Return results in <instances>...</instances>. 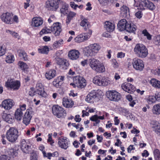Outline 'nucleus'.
Listing matches in <instances>:
<instances>
[{"instance_id": "nucleus-52", "label": "nucleus", "mask_w": 160, "mask_h": 160, "mask_svg": "<svg viewBox=\"0 0 160 160\" xmlns=\"http://www.w3.org/2000/svg\"><path fill=\"white\" fill-rule=\"evenodd\" d=\"M64 58H60L59 57H56L55 58L56 63L60 67L61 66L62 64Z\"/></svg>"}, {"instance_id": "nucleus-43", "label": "nucleus", "mask_w": 160, "mask_h": 160, "mask_svg": "<svg viewBox=\"0 0 160 160\" xmlns=\"http://www.w3.org/2000/svg\"><path fill=\"white\" fill-rule=\"evenodd\" d=\"M38 51L39 52L43 54H48L49 51V49L47 46H43L41 49H38Z\"/></svg>"}, {"instance_id": "nucleus-19", "label": "nucleus", "mask_w": 160, "mask_h": 160, "mask_svg": "<svg viewBox=\"0 0 160 160\" xmlns=\"http://www.w3.org/2000/svg\"><path fill=\"white\" fill-rule=\"evenodd\" d=\"M13 100L11 99H6L3 101L2 103V107L5 110H9L14 105Z\"/></svg>"}, {"instance_id": "nucleus-28", "label": "nucleus", "mask_w": 160, "mask_h": 160, "mask_svg": "<svg viewBox=\"0 0 160 160\" xmlns=\"http://www.w3.org/2000/svg\"><path fill=\"white\" fill-rule=\"evenodd\" d=\"M115 27L114 23L109 21H106L105 22L104 28L108 32H112L115 29Z\"/></svg>"}, {"instance_id": "nucleus-46", "label": "nucleus", "mask_w": 160, "mask_h": 160, "mask_svg": "<svg viewBox=\"0 0 160 160\" xmlns=\"http://www.w3.org/2000/svg\"><path fill=\"white\" fill-rule=\"evenodd\" d=\"M120 10L121 13L126 15L129 12V8L126 6L123 5L121 8Z\"/></svg>"}, {"instance_id": "nucleus-64", "label": "nucleus", "mask_w": 160, "mask_h": 160, "mask_svg": "<svg viewBox=\"0 0 160 160\" xmlns=\"http://www.w3.org/2000/svg\"><path fill=\"white\" fill-rule=\"evenodd\" d=\"M155 96L156 98V101L160 102V92L156 93Z\"/></svg>"}, {"instance_id": "nucleus-47", "label": "nucleus", "mask_w": 160, "mask_h": 160, "mask_svg": "<svg viewBox=\"0 0 160 160\" xmlns=\"http://www.w3.org/2000/svg\"><path fill=\"white\" fill-rule=\"evenodd\" d=\"M142 33L143 35L147 37V39L148 40H151L152 39V36L148 32L147 30L145 29L142 31Z\"/></svg>"}, {"instance_id": "nucleus-27", "label": "nucleus", "mask_w": 160, "mask_h": 160, "mask_svg": "<svg viewBox=\"0 0 160 160\" xmlns=\"http://www.w3.org/2000/svg\"><path fill=\"white\" fill-rule=\"evenodd\" d=\"M56 75V72L54 69H51L46 72L45 76L48 80H50L54 78Z\"/></svg>"}, {"instance_id": "nucleus-13", "label": "nucleus", "mask_w": 160, "mask_h": 160, "mask_svg": "<svg viewBox=\"0 0 160 160\" xmlns=\"http://www.w3.org/2000/svg\"><path fill=\"white\" fill-rule=\"evenodd\" d=\"M73 80V82L76 84V86L78 88H83L86 86V81L82 76L78 75L74 77Z\"/></svg>"}, {"instance_id": "nucleus-49", "label": "nucleus", "mask_w": 160, "mask_h": 160, "mask_svg": "<svg viewBox=\"0 0 160 160\" xmlns=\"http://www.w3.org/2000/svg\"><path fill=\"white\" fill-rule=\"evenodd\" d=\"M42 89H44V85L41 82H38L36 84L35 91H37Z\"/></svg>"}, {"instance_id": "nucleus-36", "label": "nucleus", "mask_w": 160, "mask_h": 160, "mask_svg": "<svg viewBox=\"0 0 160 160\" xmlns=\"http://www.w3.org/2000/svg\"><path fill=\"white\" fill-rule=\"evenodd\" d=\"M76 13L74 12H70L67 16V18L66 19V22L68 24L76 16Z\"/></svg>"}, {"instance_id": "nucleus-62", "label": "nucleus", "mask_w": 160, "mask_h": 160, "mask_svg": "<svg viewBox=\"0 0 160 160\" xmlns=\"http://www.w3.org/2000/svg\"><path fill=\"white\" fill-rule=\"evenodd\" d=\"M142 13L141 11H138L135 13L136 16L138 18H141L142 16Z\"/></svg>"}, {"instance_id": "nucleus-21", "label": "nucleus", "mask_w": 160, "mask_h": 160, "mask_svg": "<svg viewBox=\"0 0 160 160\" xmlns=\"http://www.w3.org/2000/svg\"><path fill=\"white\" fill-rule=\"evenodd\" d=\"M21 145V149L24 152L27 153L31 151V148L30 144L27 142L25 139L22 140Z\"/></svg>"}, {"instance_id": "nucleus-18", "label": "nucleus", "mask_w": 160, "mask_h": 160, "mask_svg": "<svg viewBox=\"0 0 160 160\" xmlns=\"http://www.w3.org/2000/svg\"><path fill=\"white\" fill-rule=\"evenodd\" d=\"M121 87L124 91L130 93H133L136 90L135 87L133 85L127 82L122 83Z\"/></svg>"}, {"instance_id": "nucleus-32", "label": "nucleus", "mask_w": 160, "mask_h": 160, "mask_svg": "<svg viewBox=\"0 0 160 160\" xmlns=\"http://www.w3.org/2000/svg\"><path fill=\"white\" fill-rule=\"evenodd\" d=\"M152 86L156 89L160 88V81L156 79L152 78L150 81Z\"/></svg>"}, {"instance_id": "nucleus-33", "label": "nucleus", "mask_w": 160, "mask_h": 160, "mask_svg": "<svg viewBox=\"0 0 160 160\" xmlns=\"http://www.w3.org/2000/svg\"><path fill=\"white\" fill-rule=\"evenodd\" d=\"M152 128L155 132L158 135L160 136V124L156 121L153 124Z\"/></svg>"}, {"instance_id": "nucleus-41", "label": "nucleus", "mask_w": 160, "mask_h": 160, "mask_svg": "<svg viewBox=\"0 0 160 160\" xmlns=\"http://www.w3.org/2000/svg\"><path fill=\"white\" fill-rule=\"evenodd\" d=\"M63 44V41L62 39H61L55 41L53 45V46L54 48H57Z\"/></svg>"}, {"instance_id": "nucleus-59", "label": "nucleus", "mask_w": 160, "mask_h": 160, "mask_svg": "<svg viewBox=\"0 0 160 160\" xmlns=\"http://www.w3.org/2000/svg\"><path fill=\"white\" fill-rule=\"evenodd\" d=\"M70 5L71 7L73 8L74 10H76L78 6V5L77 4H76L73 2H70Z\"/></svg>"}, {"instance_id": "nucleus-45", "label": "nucleus", "mask_w": 160, "mask_h": 160, "mask_svg": "<svg viewBox=\"0 0 160 160\" xmlns=\"http://www.w3.org/2000/svg\"><path fill=\"white\" fill-rule=\"evenodd\" d=\"M60 11L61 13L64 15L67 14L68 12V6L66 5H63L60 9Z\"/></svg>"}, {"instance_id": "nucleus-61", "label": "nucleus", "mask_w": 160, "mask_h": 160, "mask_svg": "<svg viewBox=\"0 0 160 160\" xmlns=\"http://www.w3.org/2000/svg\"><path fill=\"white\" fill-rule=\"evenodd\" d=\"M149 155V153L146 150L143 151V153H142V155L143 157H147Z\"/></svg>"}, {"instance_id": "nucleus-25", "label": "nucleus", "mask_w": 160, "mask_h": 160, "mask_svg": "<svg viewBox=\"0 0 160 160\" xmlns=\"http://www.w3.org/2000/svg\"><path fill=\"white\" fill-rule=\"evenodd\" d=\"M7 86L8 88H9L13 90H18L20 86V83L19 81H12L7 82Z\"/></svg>"}, {"instance_id": "nucleus-1", "label": "nucleus", "mask_w": 160, "mask_h": 160, "mask_svg": "<svg viewBox=\"0 0 160 160\" xmlns=\"http://www.w3.org/2000/svg\"><path fill=\"white\" fill-rule=\"evenodd\" d=\"M89 64L92 69L97 72L101 73L105 71V68L103 64L96 59L91 58L89 59Z\"/></svg>"}, {"instance_id": "nucleus-54", "label": "nucleus", "mask_w": 160, "mask_h": 160, "mask_svg": "<svg viewBox=\"0 0 160 160\" xmlns=\"http://www.w3.org/2000/svg\"><path fill=\"white\" fill-rule=\"evenodd\" d=\"M52 133H49L48 135V138L47 140V142L51 145H52L54 143V142L52 140Z\"/></svg>"}, {"instance_id": "nucleus-2", "label": "nucleus", "mask_w": 160, "mask_h": 160, "mask_svg": "<svg viewBox=\"0 0 160 160\" xmlns=\"http://www.w3.org/2000/svg\"><path fill=\"white\" fill-rule=\"evenodd\" d=\"M0 18L2 22L6 24H11L14 22H18V17L17 15L13 16L12 12L3 13L0 16Z\"/></svg>"}, {"instance_id": "nucleus-58", "label": "nucleus", "mask_w": 160, "mask_h": 160, "mask_svg": "<svg viewBox=\"0 0 160 160\" xmlns=\"http://www.w3.org/2000/svg\"><path fill=\"white\" fill-rule=\"evenodd\" d=\"M10 158L6 155H2L0 157V160H11Z\"/></svg>"}, {"instance_id": "nucleus-30", "label": "nucleus", "mask_w": 160, "mask_h": 160, "mask_svg": "<svg viewBox=\"0 0 160 160\" xmlns=\"http://www.w3.org/2000/svg\"><path fill=\"white\" fill-rule=\"evenodd\" d=\"M136 25L130 22H129L127 24V26L126 29V30L129 32H132L135 33V32L137 29Z\"/></svg>"}, {"instance_id": "nucleus-4", "label": "nucleus", "mask_w": 160, "mask_h": 160, "mask_svg": "<svg viewBox=\"0 0 160 160\" xmlns=\"http://www.w3.org/2000/svg\"><path fill=\"white\" fill-rule=\"evenodd\" d=\"M134 52L138 57L142 58L147 57L148 53V50L146 47L140 43L136 44L134 48Z\"/></svg>"}, {"instance_id": "nucleus-38", "label": "nucleus", "mask_w": 160, "mask_h": 160, "mask_svg": "<svg viewBox=\"0 0 160 160\" xmlns=\"http://www.w3.org/2000/svg\"><path fill=\"white\" fill-rule=\"evenodd\" d=\"M52 26L51 28H48L47 27H44L40 32L39 34L40 35H42L44 34H48L51 33L52 32Z\"/></svg>"}, {"instance_id": "nucleus-5", "label": "nucleus", "mask_w": 160, "mask_h": 160, "mask_svg": "<svg viewBox=\"0 0 160 160\" xmlns=\"http://www.w3.org/2000/svg\"><path fill=\"white\" fill-rule=\"evenodd\" d=\"M5 136L9 142L14 143L17 141L18 137V130L15 128L11 127L7 131Z\"/></svg>"}, {"instance_id": "nucleus-16", "label": "nucleus", "mask_w": 160, "mask_h": 160, "mask_svg": "<svg viewBox=\"0 0 160 160\" xmlns=\"http://www.w3.org/2000/svg\"><path fill=\"white\" fill-rule=\"evenodd\" d=\"M52 32L56 36H59L62 31L61 24L59 22L54 23L52 26Z\"/></svg>"}, {"instance_id": "nucleus-7", "label": "nucleus", "mask_w": 160, "mask_h": 160, "mask_svg": "<svg viewBox=\"0 0 160 160\" xmlns=\"http://www.w3.org/2000/svg\"><path fill=\"white\" fill-rule=\"evenodd\" d=\"M100 46L97 43L91 44L86 47L85 50V54L87 56L95 55L100 49Z\"/></svg>"}, {"instance_id": "nucleus-35", "label": "nucleus", "mask_w": 160, "mask_h": 160, "mask_svg": "<svg viewBox=\"0 0 160 160\" xmlns=\"http://www.w3.org/2000/svg\"><path fill=\"white\" fill-rule=\"evenodd\" d=\"M18 55L20 57H22L24 61L28 60V55L27 53L24 50H20L18 51Z\"/></svg>"}, {"instance_id": "nucleus-37", "label": "nucleus", "mask_w": 160, "mask_h": 160, "mask_svg": "<svg viewBox=\"0 0 160 160\" xmlns=\"http://www.w3.org/2000/svg\"><path fill=\"white\" fill-rule=\"evenodd\" d=\"M152 112L154 114L159 115L160 114V104L154 105L152 109Z\"/></svg>"}, {"instance_id": "nucleus-26", "label": "nucleus", "mask_w": 160, "mask_h": 160, "mask_svg": "<svg viewBox=\"0 0 160 160\" xmlns=\"http://www.w3.org/2000/svg\"><path fill=\"white\" fill-rule=\"evenodd\" d=\"M125 19H122L119 21L118 24V28L119 31H122L126 30L127 24L128 23Z\"/></svg>"}, {"instance_id": "nucleus-22", "label": "nucleus", "mask_w": 160, "mask_h": 160, "mask_svg": "<svg viewBox=\"0 0 160 160\" xmlns=\"http://www.w3.org/2000/svg\"><path fill=\"white\" fill-rule=\"evenodd\" d=\"M62 104L64 107L67 108H71L74 105V102L72 99L68 97H64L62 99Z\"/></svg>"}, {"instance_id": "nucleus-57", "label": "nucleus", "mask_w": 160, "mask_h": 160, "mask_svg": "<svg viewBox=\"0 0 160 160\" xmlns=\"http://www.w3.org/2000/svg\"><path fill=\"white\" fill-rule=\"evenodd\" d=\"M155 43L156 45L160 46V34L158 35L156 37Z\"/></svg>"}, {"instance_id": "nucleus-20", "label": "nucleus", "mask_w": 160, "mask_h": 160, "mask_svg": "<svg viewBox=\"0 0 160 160\" xmlns=\"http://www.w3.org/2000/svg\"><path fill=\"white\" fill-rule=\"evenodd\" d=\"M80 53L79 51L75 49L70 50L68 54L69 58L71 60H77L79 57Z\"/></svg>"}, {"instance_id": "nucleus-42", "label": "nucleus", "mask_w": 160, "mask_h": 160, "mask_svg": "<svg viewBox=\"0 0 160 160\" xmlns=\"http://www.w3.org/2000/svg\"><path fill=\"white\" fill-rule=\"evenodd\" d=\"M147 101L149 104H152L156 102V98L155 96L152 95L149 96L147 98Z\"/></svg>"}, {"instance_id": "nucleus-44", "label": "nucleus", "mask_w": 160, "mask_h": 160, "mask_svg": "<svg viewBox=\"0 0 160 160\" xmlns=\"http://www.w3.org/2000/svg\"><path fill=\"white\" fill-rule=\"evenodd\" d=\"M69 65V62L66 59H64L63 61L62 64L60 68L64 70L67 69Z\"/></svg>"}, {"instance_id": "nucleus-23", "label": "nucleus", "mask_w": 160, "mask_h": 160, "mask_svg": "<svg viewBox=\"0 0 160 160\" xmlns=\"http://www.w3.org/2000/svg\"><path fill=\"white\" fill-rule=\"evenodd\" d=\"M69 142L66 137L63 138L59 140L58 144L61 148L66 149L69 147Z\"/></svg>"}, {"instance_id": "nucleus-11", "label": "nucleus", "mask_w": 160, "mask_h": 160, "mask_svg": "<svg viewBox=\"0 0 160 160\" xmlns=\"http://www.w3.org/2000/svg\"><path fill=\"white\" fill-rule=\"evenodd\" d=\"M145 7L150 10H152L155 8V6L151 2L148 0H142L140 2L138 9L141 10H144Z\"/></svg>"}, {"instance_id": "nucleus-8", "label": "nucleus", "mask_w": 160, "mask_h": 160, "mask_svg": "<svg viewBox=\"0 0 160 160\" xmlns=\"http://www.w3.org/2000/svg\"><path fill=\"white\" fill-rule=\"evenodd\" d=\"M93 82L98 86H105L109 84L111 81L105 77L97 75L94 77Z\"/></svg>"}, {"instance_id": "nucleus-9", "label": "nucleus", "mask_w": 160, "mask_h": 160, "mask_svg": "<svg viewBox=\"0 0 160 160\" xmlns=\"http://www.w3.org/2000/svg\"><path fill=\"white\" fill-rule=\"evenodd\" d=\"M62 2L61 0H48L46 2L47 8L51 11H56L59 8V5Z\"/></svg>"}, {"instance_id": "nucleus-53", "label": "nucleus", "mask_w": 160, "mask_h": 160, "mask_svg": "<svg viewBox=\"0 0 160 160\" xmlns=\"http://www.w3.org/2000/svg\"><path fill=\"white\" fill-rule=\"evenodd\" d=\"M6 48L0 44V57L3 55L6 52Z\"/></svg>"}, {"instance_id": "nucleus-6", "label": "nucleus", "mask_w": 160, "mask_h": 160, "mask_svg": "<svg viewBox=\"0 0 160 160\" xmlns=\"http://www.w3.org/2000/svg\"><path fill=\"white\" fill-rule=\"evenodd\" d=\"M52 109L53 115L58 118H64L66 116V111L62 107L58 105H53Z\"/></svg>"}, {"instance_id": "nucleus-51", "label": "nucleus", "mask_w": 160, "mask_h": 160, "mask_svg": "<svg viewBox=\"0 0 160 160\" xmlns=\"http://www.w3.org/2000/svg\"><path fill=\"white\" fill-rule=\"evenodd\" d=\"M2 117L5 121L8 123H9L10 119H11V115L10 114H7L6 113H3Z\"/></svg>"}, {"instance_id": "nucleus-3", "label": "nucleus", "mask_w": 160, "mask_h": 160, "mask_svg": "<svg viewBox=\"0 0 160 160\" xmlns=\"http://www.w3.org/2000/svg\"><path fill=\"white\" fill-rule=\"evenodd\" d=\"M102 96V92L101 91L93 90L88 94L85 100L88 103H92L94 102L100 100Z\"/></svg>"}, {"instance_id": "nucleus-15", "label": "nucleus", "mask_w": 160, "mask_h": 160, "mask_svg": "<svg viewBox=\"0 0 160 160\" xmlns=\"http://www.w3.org/2000/svg\"><path fill=\"white\" fill-rule=\"evenodd\" d=\"M81 19V21L80 22V25L83 27L84 31L89 33V31H91L92 34V31L90 29L91 25L88 19L84 18L83 16H82Z\"/></svg>"}, {"instance_id": "nucleus-24", "label": "nucleus", "mask_w": 160, "mask_h": 160, "mask_svg": "<svg viewBox=\"0 0 160 160\" xmlns=\"http://www.w3.org/2000/svg\"><path fill=\"white\" fill-rule=\"evenodd\" d=\"M43 21L42 18L40 17H34L32 21L31 25L33 27H38L42 25Z\"/></svg>"}, {"instance_id": "nucleus-50", "label": "nucleus", "mask_w": 160, "mask_h": 160, "mask_svg": "<svg viewBox=\"0 0 160 160\" xmlns=\"http://www.w3.org/2000/svg\"><path fill=\"white\" fill-rule=\"evenodd\" d=\"M112 65L114 68H118L119 66V64L118 62L116 59H112L111 60Z\"/></svg>"}, {"instance_id": "nucleus-56", "label": "nucleus", "mask_w": 160, "mask_h": 160, "mask_svg": "<svg viewBox=\"0 0 160 160\" xmlns=\"http://www.w3.org/2000/svg\"><path fill=\"white\" fill-rule=\"evenodd\" d=\"M43 155L44 158H47L48 159H51V153L48 152L47 153L45 151L43 152Z\"/></svg>"}, {"instance_id": "nucleus-10", "label": "nucleus", "mask_w": 160, "mask_h": 160, "mask_svg": "<svg viewBox=\"0 0 160 160\" xmlns=\"http://www.w3.org/2000/svg\"><path fill=\"white\" fill-rule=\"evenodd\" d=\"M33 113V112L31 107H29L26 110L22 119L23 124L26 126L30 124Z\"/></svg>"}, {"instance_id": "nucleus-39", "label": "nucleus", "mask_w": 160, "mask_h": 160, "mask_svg": "<svg viewBox=\"0 0 160 160\" xmlns=\"http://www.w3.org/2000/svg\"><path fill=\"white\" fill-rule=\"evenodd\" d=\"M35 92L38 95L41 96L42 97L46 98L48 97V95L44 89H42L37 91H35Z\"/></svg>"}, {"instance_id": "nucleus-17", "label": "nucleus", "mask_w": 160, "mask_h": 160, "mask_svg": "<svg viewBox=\"0 0 160 160\" xmlns=\"http://www.w3.org/2000/svg\"><path fill=\"white\" fill-rule=\"evenodd\" d=\"M91 35V31H89V33L85 32L79 34L74 38L75 42L78 43L82 42L89 38Z\"/></svg>"}, {"instance_id": "nucleus-34", "label": "nucleus", "mask_w": 160, "mask_h": 160, "mask_svg": "<svg viewBox=\"0 0 160 160\" xmlns=\"http://www.w3.org/2000/svg\"><path fill=\"white\" fill-rule=\"evenodd\" d=\"M18 65L19 67L23 71H25L29 68L28 65L25 62L23 61H19Z\"/></svg>"}, {"instance_id": "nucleus-40", "label": "nucleus", "mask_w": 160, "mask_h": 160, "mask_svg": "<svg viewBox=\"0 0 160 160\" xmlns=\"http://www.w3.org/2000/svg\"><path fill=\"white\" fill-rule=\"evenodd\" d=\"M62 82L59 81L57 78L55 79L52 82V85L56 88H59L62 84Z\"/></svg>"}, {"instance_id": "nucleus-12", "label": "nucleus", "mask_w": 160, "mask_h": 160, "mask_svg": "<svg viewBox=\"0 0 160 160\" xmlns=\"http://www.w3.org/2000/svg\"><path fill=\"white\" fill-rule=\"evenodd\" d=\"M132 64L133 68L139 71H142L144 67V64L143 60L138 58L133 59Z\"/></svg>"}, {"instance_id": "nucleus-29", "label": "nucleus", "mask_w": 160, "mask_h": 160, "mask_svg": "<svg viewBox=\"0 0 160 160\" xmlns=\"http://www.w3.org/2000/svg\"><path fill=\"white\" fill-rule=\"evenodd\" d=\"M18 149L16 148H11L8 151V155L10 158H14L18 156Z\"/></svg>"}, {"instance_id": "nucleus-14", "label": "nucleus", "mask_w": 160, "mask_h": 160, "mask_svg": "<svg viewBox=\"0 0 160 160\" xmlns=\"http://www.w3.org/2000/svg\"><path fill=\"white\" fill-rule=\"evenodd\" d=\"M106 95L111 101H118L121 98L120 94L116 90H108L106 92Z\"/></svg>"}, {"instance_id": "nucleus-63", "label": "nucleus", "mask_w": 160, "mask_h": 160, "mask_svg": "<svg viewBox=\"0 0 160 160\" xmlns=\"http://www.w3.org/2000/svg\"><path fill=\"white\" fill-rule=\"evenodd\" d=\"M135 148L133 147V146L132 145H130L127 148L128 152V153H130L132 150H134Z\"/></svg>"}, {"instance_id": "nucleus-55", "label": "nucleus", "mask_w": 160, "mask_h": 160, "mask_svg": "<svg viewBox=\"0 0 160 160\" xmlns=\"http://www.w3.org/2000/svg\"><path fill=\"white\" fill-rule=\"evenodd\" d=\"M14 57L12 55L10 56H8L6 58V61L8 63H11L14 61Z\"/></svg>"}, {"instance_id": "nucleus-31", "label": "nucleus", "mask_w": 160, "mask_h": 160, "mask_svg": "<svg viewBox=\"0 0 160 160\" xmlns=\"http://www.w3.org/2000/svg\"><path fill=\"white\" fill-rule=\"evenodd\" d=\"M23 116L22 110L21 108H18L14 114L15 118L18 121H21Z\"/></svg>"}, {"instance_id": "nucleus-48", "label": "nucleus", "mask_w": 160, "mask_h": 160, "mask_svg": "<svg viewBox=\"0 0 160 160\" xmlns=\"http://www.w3.org/2000/svg\"><path fill=\"white\" fill-rule=\"evenodd\" d=\"M154 158L155 160H160V151L157 149L154 151Z\"/></svg>"}, {"instance_id": "nucleus-60", "label": "nucleus", "mask_w": 160, "mask_h": 160, "mask_svg": "<svg viewBox=\"0 0 160 160\" xmlns=\"http://www.w3.org/2000/svg\"><path fill=\"white\" fill-rule=\"evenodd\" d=\"M38 156L36 153H33L31 155L30 157L31 160H37Z\"/></svg>"}]
</instances>
